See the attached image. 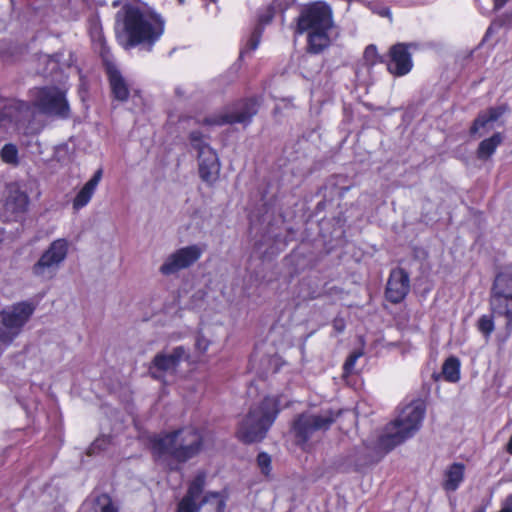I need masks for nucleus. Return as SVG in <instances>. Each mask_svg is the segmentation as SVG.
I'll use <instances>...</instances> for the list:
<instances>
[{"instance_id": "obj_1", "label": "nucleus", "mask_w": 512, "mask_h": 512, "mask_svg": "<svg viewBox=\"0 0 512 512\" xmlns=\"http://www.w3.org/2000/svg\"><path fill=\"white\" fill-rule=\"evenodd\" d=\"M425 409L419 402L407 405L399 415L388 423L369 449L377 455H384L411 438L421 427Z\"/></svg>"}, {"instance_id": "obj_2", "label": "nucleus", "mask_w": 512, "mask_h": 512, "mask_svg": "<svg viewBox=\"0 0 512 512\" xmlns=\"http://www.w3.org/2000/svg\"><path fill=\"white\" fill-rule=\"evenodd\" d=\"M203 448V435L195 427H183L155 437L151 449L157 458L169 457L177 463H185L196 457Z\"/></svg>"}, {"instance_id": "obj_3", "label": "nucleus", "mask_w": 512, "mask_h": 512, "mask_svg": "<svg viewBox=\"0 0 512 512\" xmlns=\"http://www.w3.org/2000/svg\"><path fill=\"white\" fill-rule=\"evenodd\" d=\"M332 28V10L322 2L305 7L298 17L297 32L308 33V49L315 54L330 45L329 31Z\"/></svg>"}, {"instance_id": "obj_4", "label": "nucleus", "mask_w": 512, "mask_h": 512, "mask_svg": "<svg viewBox=\"0 0 512 512\" xmlns=\"http://www.w3.org/2000/svg\"><path fill=\"white\" fill-rule=\"evenodd\" d=\"M280 406V397H265L258 405L253 406L240 422L237 437L244 443L263 440L274 423L280 411Z\"/></svg>"}, {"instance_id": "obj_5", "label": "nucleus", "mask_w": 512, "mask_h": 512, "mask_svg": "<svg viewBox=\"0 0 512 512\" xmlns=\"http://www.w3.org/2000/svg\"><path fill=\"white\" fill-rule=\"evenodd\" d=\"M33 118L34 109L28 103L0 97V129L34 135L39 132V127Z\"/></svg>"}, {"instance_id": "obj_6", "label": "nucleus", "mask_w": 512, "mask_h": 512, "mask_svg": "<svg viewBox=\"0 0 512 512\" xmlns=\"http://www.w3.org/2000/svg\"><path fill=\"white\" fill-rule=\"evenodd\" d=\"M35 311L29 301L12 304L0 311V342L10 344L21 333Z\"/></svg>"}, {"instance_id": "obj_7", "label": "nucleus", "mask_w": 512, "mask_h": 512, "mask_svg": "<svg viewBox=\"0 0 512 512\" xmlns=\"http://www.w3.org/2000/svg\"><path fill=\"white\" fill-rule=\"evenodd\" d=\"M125 28L133 44L143 41L153 42L163 32V22L152 14L138 9H129L126 13Z\"/></svg>"}, {"instance_id": "obj_8", "label": "nucleus", "mask_w": 512, "mask_h": 512, "mask_svg": "<svg viewBox=\"0 0 512 512\" xmlns=\"http://www.w3.org/2000/svg\"><path fill=\"white\" fill-rule=\"evenodd\" d=\"M68 249L69 243L66 239L54 240L32 266V274L42 281L53 279L67 257Z\"/></svg>"}, {"instance_id": "obj_9", "label": "nucleus", "mask_w": 512, "mask_h": 512, "mask_svg": "<svg viewBox=\"0 0 512 512\" xmlns=\"http://www.w3.org/2000/svg\"><path fill=\"white\" fill-rule=\"evenodd\" d=\"M336 414L330 410H322L318 414L303 413L293 422V432L298 444L305 445L318 432L327 431L336 419Z\"/></svg>"}, {"instance_id": "obj_10", "label": "nucleus", "mask_w": 512, "mask_h": 512, "mask_svg": "<svg viewBox=\"0 0 512 512\" xmlns=\"http://www.w3.org/2000/svg\"><path fill=\"white\" fill-rule=\"evenodd\" d=\"M256 113L257 103L255 100L249 99L239 102L219 114L207 116L201 120V123L206 126H222L235 123L247 125Z\"/></svg>"}, {"instance_id": "obj_11", "label": "nucleus", "mask_w": 512, "mask_h": 512, "mask_svg": "<svg viewBox=\"0 0 512 512\" xmlns=\"http://www.w3.org/2000/svg\"><path fill=\"white\" fill-rule=\"evenodd\" d=\"M33 106L47 115L65 118L69 114V106L64 92L55 87L36 89Z\"/></svg>"}, {"instance_id": "obj_12", "label": "nucleus", "mask_w": 512, "mask_h": 512, "mask_svg": "<svg viewBox=\"0 0 512 512\" xmlns=\"http://www.w3.org/2000/svg\"><path fill=\"white\" fill-rule=\"evenodd\" d=\"M189 352L184 346L174 347L170 352L157 353L150 366V375L162 380L166 374H174L182 361L189 359Z\"/></svg>"}, {"instance_id": "obj_13", "label": "nucleus", "mask_w": 512, "mask_h": 512, "mask_svg": "<svg viewBox=\"0 0 512 512\" xmlns=\"http://www.w3.org/2000/svg\"><path fill=\"white\" fill-rule=\"evenodd\" d=\"M202 253L203 250L198 245L180 248L166 258L159 271L165 276L175 274L193 265Z\"/></svg>"}, {"instance_id": "obj_14", "label": "nucleus", "mask_w": 512, "mask_h": 512, "mask_svg": "<svg viewBox=\"0 0 512 512\" xmlns=\"http://www.w3.org/2000/svg\"><path fill=\"white\" fill-rule=\"evenodd\" d=\"M409 290V274L402 268L392 270L387 282L386 298L392 303H399L406 297Z\"/></svg>"}, {"instance_id": "obj_15", "label": "nucleus", "mask_w": 512, "mask_h": 512, "mask_svg": "<svg viewBox=\"0 0 512 512\" xmlns=\"http://www.w3.org/2000/svg\"><path fill=\"white\" fill-rule=\"evenodd\" d=\"M412 67L413 62L408 46L404 43L393 45L390 49L389 72L395 76H404L411 71Z\"/></svg>"}, {"instance_id": "obj_16", "label": "nucleus", "mask_w": 512, "mask_h": 512, "mask_svg": "<svg viewBox=\"0 0 512 512\" xmlns=\"http://www.w3.org/2000/svg\"><path fill=\"white\" fill-rule=\"evenodd\" d=\"M508 110L509 107L507 104H501L480 112L470 128V134L483 135L489 132L494 128V123L497 122Z\"/></svg>"}, {"instance_id": "obj_17", "label": "nucleus", "mask_w": 512, "mask_h": 512, "mask_svg": "<svg viewBox=\"0 0 512 512\" xmlns=\"http://www.w3.org/2000/svg\"><path fill=\"white\" fill-rule=\"evenodd\" d=\"M5 210L13 215L26 212L29 205L27 194L20 190L18 184L10 183L6 186Z\"/></svg>"}, {"instance_id": "obj_18", "label": "nucleus", "mask_w": 512, "mask_h": 512, "mask_svg": "<svg viewBox=\"0 0 512 512\" xmlns=\"http://www.w3.org/2000/svg\"><path fill=\"white\" fill-rule=\"evenodd\" d=\"M103 175V170L99 168L95 171L93 176L84 184L80 191L73 199L72 205L74 210H80L85 207L92 199L98 184L100 183Z\"/></svg>"}, {"instance_id": "obj_19", "label": "nucleus", "mask_w": 512, "mask_h": 512, "mask_svg": "<svg viewBox=\"0 0 512 512\" xmlns=\"http://www.w3.org/2000/svg\"><path fill=\"white\" fill-rule=\"evenodd\" d=\"M490 311L493 315L506 319V330H512V297L492 296L489 298Z\"/></svg>"}, {"instance_id": "obj_20", "label": "nucleus", "mask_w": 512, "mask_h": 512, "mask_svg": "<svg viewBox=\"0 0 512 512\" xmlns=\"http://www.w3.org/2000/svg\"><path fill=\"white\" fill-rule=\"evenodd\" d=\"M107 73L114 98L119 101H126L129 97L130 90L128 83L123 78L120 71L115 66L108 65Z\"/></svg>"}, {"instance_id": "obj_21", "label": "nucleus", "mask_w": 512, "mask_h": 512, "mask_svg": "<svg viewBox=\"0 0 512 512\" xmlns=\"http://www.w3.org/2000/svg\"><path fill=\"white\" fill-rule=\"evenodd\" d=\"M465 466L462 463H453L444 473L443 488L446 491H455L464 480Z\"/></svg>"}, {"instance_id": "obj_22", "label": "nucleus", "mask_w": 512, "mask_h": 512, "mask_svg": "<svg viewBox=\"0 0 512 512\" xmlns=\"http://www.w3.org/2000/svg\"><path fill=\"white\" fill-rule=\"evenodd\" d=\"M192 151L195 152L194 156L198 160H218V156L215 151L206 144L200 133L192 132L190 134Z\"/></svg>"}, {"instance_id": "obj_23", "label": "nucleus", "mask_w": 512, "mask_h": 512, "mask_svg": "<svg viewBox=\"0 0 512 512\" xmlns=\"http://www.w3.org/2000/svg\"><path fill=\"white\" fill-rule=\"evenodd\" d=\"M490 295L512 297V273L500 272L496 275Z\"/></svg>"}, {"instance_id": "obj_24", "label": "nucleus", "mask_w": 512, "mask_h": 512, "mask_svg": "<svg viewBox=\"0 0 512 512\" xmlns=\"http://www.w3.org/2000/svg\"><path fill=\"white\" fill-rule=\"evenodd\" d=\"M442 376L451 383L460 380V361L457 357L451 356L445 360L442 366Z\"/></svg>"}, {"instance_id": "obj_25", "label": "nucleus", "mask_w": 512, "mask_h": 512, "mask_svg": "<svg viewBox=\"0 0 512 512\" xmlns=\"http://www.w3.org/2000/svg\"><path fill=\"white\" fill-rule=\"evenodd\" d=\"M502 141L503 135L501 133H495L490 138L483 140L478 147V156L480 158L490 157Z\"/></svg>"}, {"instance_id": "obj_26", "label": "nucleus", "mask_w": 512, "mask_h": 512, "mask_svg": "<svg viewBox=\"0 0 512 512\" xmlns=\"http://www.w3.org/2000/svg\"><path fill=\"white\" fill-rule=\"evenodd\" d=\"M220 162H201L199 165V175L201 179L208 183L213 184L219 177Z\"/></svg>"}, {"instance_id": "obj_27", "label": "nucleus", "mask_w": 512, "mask_h": 512, "mask_svg": "<svg viewBox=\"0 0 512 512\" xmlns=\"http://www.w3.org/2000/svg\"><path fill=\"white\" fill-rule=\"evenodd\" d=\"M225 502L220 493H209L200 501V509L206 508L209 512H223Z\"/></svg>"}, {"instance_id": "obj_28", "label": "nucleus", "mask_w": 512, "mask_h": 512, "mask_svg": "<svg viewBox=\"0 0 512 512\" xmlns=\"http://www.w3.org/2000/svg\"><path fill=\"white\" fill-rule=\"evenodd\" d=\"M204 483H205V475L202 473L198 474L194 478V480L191 482L185 496L193 499L194 501H197L203 491Z\"/></svg>"}, {"instance_id": "obj_29", "label": "nucleus", "mask_w": 512, "mask_h": 512, "mask_svg": "<svg viewBox=\"0 0 512 512\" xmlns=\"http://www.w3.org/2000/svg\"><path fill=\"white\" fill-rule=\"evenodd\" d=\"M492 313L490 315H482L477 321L478 330L486 337L489 338L494 331V321Z\"/></svg>"}, {"instance_id": "obj_30", "label": "nucleus", "mask_w": 512, "mask_h": 512, "mask_svg": "<svg viewBox=\"0 0 512 512\" xmlns=\"http://www.w3.org/2000/svg\"><path fill=\"white\" fill-rule=\"evenodd\" d=\"M96 503L100 507V512H119L118 507L106 493L99 495L96 498Z\"/></svg>"}, {"instance_id": "obj_31", "label": "nucleus", "mask_w": 512, "mask_h": 512, "mask_svg": "<svg viewBox=\"0 0 512 512\" xmlns=\"http://www.w3.org/2000/svg\"><path fill=\"white\" fill-rule=\"evenodd\" d=\"M261 34H262V28L260 26L256 27L254 29V31L252 32L249 40L247 41L246 47L243 50H241V52H240L241 56H243L248 51L255 50L258 47V45L260 43V39H261Z\"/></svg>"}, {"instance_id": "obj_32", "label": "nucleus", "mask_w": 512, "mask_h": 512, "mask_svg": "<svg viewBox=\"0 0 512 512\" xmlns=\"http://www.w3.org/2000/svg\"><path fill=\"white\" fill-rule=\"evenodd\" d=\"M199 510L200 503L197 504L193 499L184 496L178 504L177 512H198Z\"/></svg>"}, {"instance_id": "obj_33", "label": "nucleus", "mask_w": 512, "mask_h": 512, "mask_svg": "<svg viewBox=\"0 0 512 512\" xmlns=\"http://www.w3.org/2000/svg\"><path fill=\"white\" fill-rule=\"evenodd\" d=\"M1 160H17L18 149L15 144L8 143L0 151Z\"/></svg>"}, {"instance_id": "obj_34", "label": "nucleus", "mask_w": 512, "mask_h": 512, "mask_svg": "<svg viewBox=\"0 0 512 512\" xmlns=\"http://www.w3.org/2000/svg\"><path fill=\"white\" fill-rule=\"evenodd\" d=\"M379 56L374 45H369L364 51V60L368 65L373 66L378 62Z\"/></svg>"}, {"instance_id": "obj_35", "label": "nucleus", "mask_w": 512, "mask_h": 512, "mask_svg": "<svg viewBox=\"0 0 512 512\" xmlns=\"http://www.w3.org/2000/svg\"><path fill=\"white\" fill-rule=\"evenodd\" d=\"M257 463L262 473L268 475L271 469V458L267 453H260L257 457Z\"/></svg>"}, {"instance_id": "obj_36", "label": "nucleus", "mask_w": 512, "mask_h": 512, "mask_svg": "<svg viewBox=\"0 0 512 512\" xmlns=\"http://www.w3.org/2000/svg\"><path fill=\"white\" fill-rule=\"evenodd\" d=\"M363 355V352L362 351H354L353 353L350 354V356L347 358V360L345 361L344 363V370L347 372V373H351L354 366H355V363L356 361Z\"/></svg>"}, {"instance_id": "obj_37", "label": "nucleus", "mask_w": 512, "mask_h": 512, "mask_svg": "<svg viewBox=\"0 0 512 512\" xmlns=\"http://www.w3.org/2000/svg\"><path fill=\"white\" fill-rule=\"evenodd\" d=\"M209 344H210L209 340L207 338H205L203 335L199 334L197 336L195 346L198 351H200L202 353L206 352L209 347Z\"/></svg>"}, {"instance_id": "obj_38", "label": "nucleus", "mask_w": 512, "mask_h": 512, "mask_svg": "<svg viewBox=\"0 0 512 512\" xmlns=\"http://www.w3.org/2000/svg\"><path fill=\"white\" fill-rule=\"evenodd\" d=\"M108 441L105 438L96 439L89 449V454L94 453L96 450H102L106 448Z\"/></svg>"}, {"instance_id": "obj_39", "label": "nucleus", "mask_w": 512, "mask_h": 512, "mask_svg": "<svg viewBox=\"0 0 512 512\" xmlns=\"http://www.w3.org/2000/svg\"><path fill=\"white\" fill-rule=\"evenodd\" d=\"M498 512H512V494L508 495L502 503Z\"/></svg>"}, {"instance_id": "obj_40", "label": "nucleus", "mask_w": 512, "mask_h": 512, "mask_svg": "<svg viewBox=\"0 0 512 512\" xmlns=\"http://www.w3.org/2000/svg\"><path fill=\"white\" fill-rule=\"evenodd\" d=\"M272 13L268 11L265 15L260 16L259 21L261 24H268L272 20Z\"/></svg>"}, {"instance_id": "obj_41", "label": "nucleus", "mask_w": 512, "mask_h": 512, "mask_svg": "<svg viewBox=\"0 0 512 512\" xmlns=\"http://www.w3.org/2000/svg\"><path fill=\"white\" fill-rule=\"evenodd\" d=\"M506 450L509 454L512 455V436L509 439V442L507 443Z\"/></svg>"}, {"instance_id": "obj_42", "label": "nucleus", "mask_w": 512, "mask_h": 512, "mask_svg": "<svg viewBox=\"0 0 512 512\" xmlns=\"http://www.w3.org/2000/svg\"><path fill=\"white\" fill-rule=\"evenodd\" d=\"M472 512H486L485 507H477Z\"/></svg>"}, {"instance_id": "obj_43", "label": "nucleus", "mask_w": 512, "mask_h": 512, "mask_svg": "<svg viewBox=\"0 0 512 512\" xmlns=\"http://www.w3.org/2000/svg\"><path fill=\"white\" fill-rule=\"evenodd\" d=\"M335 327H336L339 331H342V330H343V327H342V326L340 327V325L335 324Z\"/></svg>"}, {"instance_id": "obj_44", "label": "nucleus", "mask_w": 512, "mask_h": 512, "mask_svg": "<svg viewBox=\"0 0 512 512\" xmlns=\"http://www.w3.org/2000/svg\"><path fill=\"white\" fill-rule=\"evenodd\" d=\"M335 327H336L339 331H342V330H343V327H342V326L340 327V325L335 324Z\"/></svg>"}, {"instance_id": "obj_45", "label": "nucleus", "mask_w": 512, "mask_h": 512, "mask_svg": "<svg viewBox=\"0 0 512 512\" xmlns=\"http://www.w3.org/2000/svg\"><path fill=\"white\" fill-rule=\"evenodd\" d=\"M180 4H183L185 0H178Z\"/></svg>"}]
</instances>
